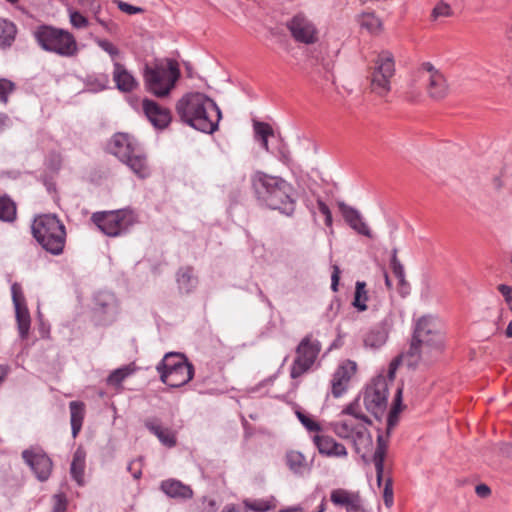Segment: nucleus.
Wrapping results in <instances>:
<instances>
[{
  "instance_id": "obj_11",
  "label": "nucleus",
  "mask_w": 512,
  "mask_h": 512,
  "mask_svg": "<svg viewBox=\"0 0 512 512\" xmlns=\"http://www.w3.org/2000/svg\"><path fill=\"white\" fill-rule=\"evenodd\" d=\"M395 75L394 56L389 51H382L374 61L369 75L370 91L385 97L391 91V79Z\"/></svg>"
},
{
  "instance_id": "obj_53",
  "label": "nucleus",
  "mask_w": 512,
  "mask_h": 512,
  "mask_svg": "<svg viewBox=\"0 0 512 512\" xmlns=\"http://www.w3.org/2000/svg\"><path fill=\"white\" fill-rule=\"evenodd\" d=\"M384 503L387 507H391L393 504V490L391 480H388L385 484L383 491Z\"/></svg>"
},
{
  "instance_id": "obj_33",
  "label": "nucleus",
  "mask_w": 512,
  "mask_h": 512,
  "mask_svg": "<svg viewBox=\"0 0 512 512\" xmlns=\"http://www.w3.org/2000/svg\"><path fill=\"white\" fill-rule=\"evenodd\" d=\"M17 33L16 26L7 20L0 19V47L11 46Z\"/></svg>"
},
{
  "instance_id": "obj_47",
  "label": "nucleus",
  "mask_w": 512,
  "mask_h": 512,
  "mask_svg": "<svg viewBox=\"0 0 512 512\" xmlns=\"http://www.w3.org/2000/svg\"><path fill=\"white\" fill-rule=\"evenodd\" d=\"M317 207H318L319 212L321 214H323L324 217H325V224H326V226L331 228L332 227V222H333L331 210L329 209V207L321 199L317 200Z\"/></svg>"
},
{
  "instance_id": "obj_59",
  "label": "nucleus",
  "mask_w": 512,
  "mask_h": 512,
  "mask_svg": "<svg viewBox=\"0 0 512 512\" xmlns=\"http://www.w3.org/2000/svg\"><path fill=\"white\" fill-rule=\"evenodd\" d=\"M221 512H247V510L234 504H229L226 505Z\"/></svg>"
},
{
  "instance_id": "obj_28",
  "label": "nucleus",
  "mask_w": 512,
  "mask_h": 512,
  "mask_svg": "<svg viewBox=\"0 0 512 512\" xmlns=\"http://www.w3.org/2000/svg\"><path fill=\"white\" fill-rule=\"evenodd\" d=\"M176 282L181 294H190L196 289L198 278L192 267H181L176 273Z\"/></svg>"
},
{
  "instance_id": "obj_31",
  "label": "nucleus",
  "mask_w": 512,
  "mask_h": 512,
  "mask_svg": "<svg viewBox=\"0 0 512 512\" xmlns=\"http://www.w3.org/2000/svg\"><path fill=\"white\" fill-rule=\"evenodd\" d=\"M359 496V492L338 488L331 491L330 500L333 504L337 506H344L347 510L348 507H350L359 498Z\"/></svg>"
},
{
  "instance_id": "obj_2",
  "label": "nucleus",
  "mask_w": 512,
  "mask_h": 512,
  "mask_svg": "<svg viewBox=\"0 0 512 512\" xmlns=\"http://www.w3.org/2000/svg\"><path fill=\"white\" fill-rule=\"evenodd\" d=\"M251 185L257 200L264 206L292 216L296 209L297 192L286 179L256 171L251 175Z\"/></svg>"
},
{
  "instance_id": "obj_51",
  "label": "nucleus",
  "mask_w": 512,
  "mask_h": 512,
  "mask_svg": "<svg viewBox=\"0 0 512 512\" xmlns=\"http://www.w3.org/2000/svg\"><path fill=\"white\" fill-rule=\"evenodd\" d=\"M127 469L132 473L134 479H140L142 476L141 459L131 461Z\"/></svg>"
},
{
  "instance_id": "obj_22",
  "label": "nucleus",
  "mask_w": 512,
  "mask_h": 512,
  "mask_svg": "<svg viewBox=\"0 0 512 512\" xmlns=\"http://www.w3.org/2000/svg\"><path fill=\"white\" fill-rule=\"evenodd\" d=\"M355 371L356 364L352 361H346L338 367L331 381L334 397H340L345 392L347 384Z\"/></svg>"
},
{
  "instance_id": "obj_23",
  "label": "nucleus",
  "mask_w": 512,
  "mask_h": 512,
  "mask_svg": "<svg viewBox=\"0 0 512 512\" xmlns=\"http://www.w3.org/2000/svg\"><path fill=\"white\" fill-rule=\"evenodd\" d=\"M393 324L392 316L386 315L381 323L370 330V332L364 338V344L367 347L379 348L385 344L389 330Z\"/></svg>"
},
{
  "instance_id": "obj_10",
  "label": "nucleus",
  "mask_w": 512,
  "mask_h": 512,
  "mask_svg": "<svg viewBox=\"0 0 512 512\" xmlns=\"http://www.w3.org/2000/svg\"><path fill=\"white\" fill-rule=\"evenodd\" d=\"M91 219L104 234L110 237L126 233L137 222L135 213L130 209L95 212Z\"/></svg>"
},
{
  "instance_id": "obj_56",
  "label": "nucleus",
  "mask_w": 512,
  "mask_h": 512,
  "mask_svg": "<svg viewBox=\"0 0 512 512\" xmlns=\"http://www.w3.org/2000/svg\"><path fill=\"white\" fill-rule=\"evenodd\" d=\"M81 6H89L94 14H98L100 5L96 4V0H77Z\"/></svg>"
},
{
  "instance_id": "obj_8",
  "label": "nucleus",
  "mask_w": 512,
  "mask_h": 512,
  "mask_svg": "<svg viewBox=\"0 0 512 512\" xmlns=\"http://www.w3.org/2000/svg\"><path fill=\"white\" fill-rule=\"evenodd\" d=\"M163 383L177 388L187 384L194 376V367L186 356L179 352L166 353L156 366Z\"/></svg>"
},
{
  "instance_id": "obj_29",
  "label": "nucleus",
  "mask_w": 512,
  "mask_h": 512,
  "mask_svg": "<svg viewBox=\"0 0 512 512\" xmlns=\"http://www.w3.org/2000/svg\"><path fill=\"white\" fill-rule=\"evenodd\" d=\"M69 409L72 437L76 438L82 428L85 415V405L80 401H71L69 403Z\"/></svg>"
},
{
  "instance_id": "obj_40",
  "label": "nucleus",
  "mask_w": 512,
  "mask_h": 512,
  "mask_svg": "<svg viewBox=\"0 0 512 512\" xmlns=\"http://www.w3.org/2000/svg\"><path fill=\"white\" fill-rule=\"evenodd\" d=\"M95 42L103 51L109 54L114 63L116 58L120 55V50L106 39L97 38Z\"/></svg>"
},
{
  "instance_id": "obj_15",
  "label": "nucleus",
  "mask_w": 512,
  "mask_h": 512,
  "mask_svg": "<svg viewBox=\"0 0 512 512\" xmlns=\"http://www.w3.org/2000/svg\"><path fill=\"white\" fill-rule=\"evenodd\" d=\"M388 382L386 377L378 376L366 388L363 403L368 412L380 419L387 407Z\"/></svg>"
},
{
  "instance_id": "obj_39",
  "label": "nucleus",
  "mask_w": 512,
  "mask_h": 512,
  "mask_svg": "<svg viewBox=\"0 0 512 512\" xmlns=\"http://www.w3.org/2000/svg\"><path fill=\"white\" fill-rule=\"evenodd\" d=\"M70 24L76 29H83L89 25L88 19L72 7L67 8Z\"/></svg>"
},
{
  "instance_id": "obj_63",
  "label": "nucleus",
  "mask_w": 512,
  "mask_h": 512,
  "mask_svg": "<svg viewBox=\"0 0 512 512\" xmlns=\"http://www.w3.org/2000/svg\"><path fill=\"white\" fill-rule=\"evenodd\" d=\"M384 278H385V285L387 286L388 289H391L392 283H391V280H390L387 272H384Z\"/></svg>"
},
{
  "instance_id": "obj_35",
  "label": "nucleus",
  "mask_w": 512,
  "mask_h": 512,
  "mask_svg": "<svg viewBox=\"0 0 512 512\" xmlns=\"http://www.w3.org/2000/svg\"><path fill=\"white\" fill-rule=\"evenodd\" d=\"M360 25L370 33H376L381 30L382 22L373 13H363L360 17Z\"/></svg>"
},
{
  "instance_id": "obj_55",
  "label": "nucleus",
  "mask_w": 512,
  "mask_h": 512,
  "mask_svg": "<svg viewBox=\"0 0 512 512\" xmlns=\"http://www.w3.org/2000/svg\"><path fill=\"white\" fill-rule=\"evenodd\" d=\"M347 512H370L368 511L363 504L361 497L359 498L346 510Z\"/></svg>"
},
{
  "instance_id": "obj_20",
  "label": "nucleus",
  "mask_w": 512,
  "mask_h": 512,
  "mask_svg": "<svg viewBox=\"0 0 512 512\" xmlns=\"http://www.w3.org/2000/svg\"><path fill=\"white\" fill-rule=\"evenodd\" d=\"M142 108L150 123L157 129H164L171 122L170 110L153 100L144 99L142 101Z\"/></svg>"
},
{
  "instance_id": "obj_38",
  "label": "nucleus",
  "mask_w": 512,
  "mask_h": 512,
  "mask_svg": "<svg viewBox=\"0 0 512 512\" xmlns=\"http://www.w3.org/2000/svg\"><path fill=\"white\" fill-rule=\"evenodd\" d=\"M417 80H419L416 76L411 79L408 84L405 91V99L409 102L415 103L421 100L422 98V91L417 86Z\"/></svg>"
},
{
  "instance_id": "obj_64",
  "label": "nucleus",
  "mask_w": 512,
  "mask_h": 512,
  "mask_svg": "<svg viewBox=\"0 0 512 512\" xmlns=\"http://www.w3.org/2000/svg\"><path fill=\"white\" fill-rule=\"evenodd\" d=\"M506 335L507 337H512V320L509 322L506 328Z\"/></svg>"
},
{
  "instance_id": "obj_18",
  "label": "nucleus",
  "mask_w": 512,
  "mask_h": 512,
  "mask_svg": "<svg viewBox=\"0 0 512 512\" xmlns=\"http://www.w3.org/2000/svg\"><path fill=\"white\" fill-rule=\"evenodd\" d=\"M22 458L40 481H46L52 470L51 459L40 449L31 448L22 452Z\"/></svg>"
},
{
  "instance_id": "obj_49",
  "label": "nucleus",
  "mask_w": 512,
  "mask_h": 512,
  "mask_svg": "<svg viewBox=\"0 0 512 512\" xmlns=\"http://www.w3.org/2000/svg\"><path fill=\"white\" fill-rule=\"evenodd\" d=\"M498 291L504 297L505 302L509 306L510 310H512V287L506 284L498 285Z\"/></svg>"
},
{
  "instance_id": "obj_54",
  "label": "nucleus",
  "mask_w": 512,
  "mask_h": 512,
  "mask_svg": "<svg viewBox=\"0 0 512 512\" xmlns=\"http://www.w3.org/2000/svg\"><path fill=\"white\" fill-rule=\"evenodd\" d=\"M340 279V269L337 265L333 266V272L331 275V289L336 292L338 290V283Z\"/></svg>"
},
{
  "instance_id": "obj_45",
  "label": "nucleus",
  "mask_w": 512,
  "mask_h": 512,
  "mask_svg": "<svg viewBox=\"0 0 512 512\" xmlns=\"http://www.w3.org/2000/svg\"><path fill=\"white\" fill-rule=\"evenodd\" d=\"M296 415H297V418L299 419V421L303 424V426L308 431L315 432V431L320 430V425L318 423H316L315 421H313L312 419H310L304 413L297 411Z\"/></svg>"
},
{
  "instance_id": "obj_25",
  "label": "nucleus",
  "mask_w": 512,
  "mask_h": 512,
  "mask_svg": "<svg viewBox=\"0 0 512 512\" xmlns=\"http://www.w3.org/2000/svg\"><path fill=\"white\" fill-rule=\"evenodd\" d=\"M160 489L170 498L187 500L193 497L191 487L176 479L162 481Z\"/></svg>"
},
{
  "instance_id": "obj_50",
  "label": "nucleus",
  "mask_w": 512,
  "mask_h": 512,
  "mask_svg": "<svg viewBox=\"0 0 512 512\" xmlns=\"http://www.w3.org/2000/svg\"><path fill=\"white\" fill-rule=\"evenodd\" d=\"M217 506L214 499H210L207 497L202 498L201 505L199 507V512H216Z\"/></svg>"
},
{
  "instance_id": "obj_58",
  "label": "nucleus",
  "mask_w": 512,
  "mask_h": 512,
  "mask_svg": "<svg viewBox=\"0 0 512 512\" xmlns=\"http://www.w3.org/2000/svg\"><path fill=\"white\" fill-rule=\"evenodd\" d=\"M278 157L284 164H288L290 162V153L284 145L279 148Z\"/></svg>"
},
{
  "instance_id": "obj_60",
  "label": "nucleus",
  "mask_w": 512,
  "mask_h": 512,
  "mask_svg": "<svg viewBox=\"0 0 512 512\" xmlns=\"http://www.w3.org/2000/svg\"><path fill=\"white\" fill-rule=\"evenodd\" d=\"M10 368L8 365H0V384L4 381L6 376L8 375Z\"/></svg>"
},
{
  "instance_id": "obj_12",
  "label": "nucleus",
  "mask_w": 512,
  "mask_h": 512,
  "mask_svg": "<svg viewBox=\"0 0 512 512\" xmlns=\"http://www.w3.org/2000/svg\"><path fill=\"white\" fill-rule=\"evenodd\" d=\"M402 409V388H397L394 400L393 407L390 410L387 418V427H386V435L379 434L377 437V447L372 456V461L375 465L377 482L380 485L382 481V476L384 472V460L388 447V438L390 436L391 431L396 426L398 422V415Z\"/></svg>"
},
{
  "instance_id": "obj_17",
  "label": "nucleus",
  "mask_w": 512,
  "mask_h": 512,
  "mask_svg": "<svg viewBox=\"0 0 512 512\" xmlns=\"http://www.w3.org/2000/svg\"><path fill=\"white\" fill-rule=\"evenodd\" d=\"M296 42L311 45L318 41V30L314 23L303 14H297L286 24Z\"/></svg>"
},
{
  "instance_id": "obj_62",
  "label": "nucleus",
  "mask_w": 512,
  "mask_h": 512,
  "mask_svg": "<svg viewBox=\"0 0 512 512\" xmlns=\"http://www.w3.org/2000/svg\"><path fill=\"white\" fill-rule=\"evenodd\" d=\"M259 141L261 142V146L268 152L269 151L268 138H262Z\"/></svg>"
},
{
  "instance_id": "obj_32",
  "label": "nucleus",
  "mask_w": 512,
  "mask_h": 512,
  "mask_svg": "<svg viewBox=\"0 0 512 512\" xmlns=\"http://www.w3.org/2000/svg\"><path fill=\"white\" fill-rule=\"evenodd\" d=\"M287 465L296 474H303L309 470L304 455L298 451H290L286 455Z\"/></svg>"
},
{
  "instance_id": "obj_24",
  "label": "nucleus",
  "mask_w": 512,
  "mask_h": 512,
  "mask_svg": "<svg viewBox=\"0 0 512 512\" xmlns=\"http://www.w3.org/2000/svg\"><path fill=\"white\" fill-rule=\"evenodd\" d=\"M112 75L116 88L121 92L128 93L138 87V81L132 73L118 61L114 62Z\"/></svg>"
},
{
  "instance_id": "obj_37",
  "label": "nucleus",
  "mask_w": 512,
  "mask_h": 512,
  "mask_svg": "<svg viewBox=\"0 0 512 512\" xmlns=\"http://www.w3.org/2000/svg\"><path fill=\"white\" fill-rule=\"evenodd\" d=\"M132 373L133 369L130 366L118 368L108 376L107 383L109 385L118 386Z\"/></svg>"
},
{
  "instance_id": "obj_7",
  "label": "nucleus",
  "mask_w": 512,
  "mask_h": 512,
  "mask_svg": "<svg viewBox=\"0 0 512 512\" xmlns=\"http://www.w3.org/2000/svg\"><path fill=\"white\" fill-rule=\"evenodd\" d=\"M32 232L39 244L53 255L63 252L66 232L62 222L55 215L37 217L32 225Z\"/></svg>"
},
{
  "instance_id": "obj_57",
  "label": "nucleus",
  "mask_w": 512,
  "mask_h": 512,
  "mask_svg": "<svg viewBox=\"0 0 512 512\" xmlns=\"http://www.w3.org/2000/svg\"><path fill=\"white\" fill-rule=\"evenodd\" d=\"M476 494L481 498H486L490 495L491 490L486 484H479L475 488Z\"/></svg>"
},
{
  "instance_id": "obj_1",
  "label": "nucleus",
  "mask_w": 512,
  "mask_h": 512,
  "mask_svg": "<svg viewBox=\"0 0 512 512\" xmlns=\"http://www.w3.org/2000/svg\"><path fill=\"white\" fill-rule=\"evenodd\" d=\"M443 347L440 323L431 316H423L416 323L409 349L400 355L399 360L413 369L420 363L429 365L437 359Z\"/></svg>"
},
{
  "instance_id": "obj_5",
  "label": "nucleus",
  "mask_w": 512,
  "mask_h": 512,
  "mask_svg": "<svg viewBox=\"0 0 512 512\" xmlns=\"http://www.w3.org/2000/svg\"><path fill=\"white\" fill-rule=\"evenodd\" d=\"M111 152L139 178L149 177L147 158L136 139L126 133H117L110 144Z\"/></svg>"
},
{
  "instance_id": "obj_52",
  "label": "nucleus",
  "mask_w": 512,
  "mask_h": 512,
  "mask_svg": "<svg viewBox=\"0 0 512 512\" xmlns=\"http://www.w3.org/2000/svg\"><path fill=\"white\" fill-rule=\"evenodd\" d=\"M53 512H64L66 510L67 501L64 495L57 494L53 497Z\"/></svg>"
},
{
  "instance_id": "obj_13",
  "label": "nucleus",
  "mask_w": 512,
  "mask_h": 512,
  "mask_svg": "<svg viewBox=\"0 0 512 512\" xmlns=\"http://www.w3.org/2000/svg\"><path fill=\"white\" fill-rule=\"evenodd\" d=\"M321 351V343L313 339L311 334L306 335L296 347V357L290 369L292 379H297L307 373L314 365Z\"/></svg>"
},
{
  "instance_id": "obj_3",
  "label": "nucleus",
  "mask_w": 512,
  "mask_h": 512,
  "mask_svg": "<svg viewBox=\"0 0 512 512\" xmlns=\"http://www.w3.org/2000/svg\"><path fill=\"white\" fill-rule=\"evenodd\" d=\"M176 112L182 122L207 134L218 129L222 118L221 110L214 100L200 92L188 93L179 99Z\"/></svg>"
},
{
  "instance_id": "obj_36",
  "label": "nucleus",
  "mask_w": 512,
  "mask_h": 512,
  "mask_svg": "<svg viewBox=\"0 0 512 512\" xmlns=\"http://www.w3.org/2000/svg\"><path fill=\"white\" fill-rule=\"evenodd\" d=\"M365 286L366 284L364 282H356L353 306L359 311H365L367 309L366 301L368 300V296Z\"/></svg>"
},
{
  "instance_id": "obj_46",
  "label": "nucleus",
  "mask_w": 512,
  "mask_h": 512,
  "mask_svg": "<svg viewBox=\"0 0 512 512\" xmlns=\"http://www.w3.org/2000/svg\"><path fill=\"white\" fill-rule=\"evenodd\" d=\"M244 504H245V509H250L252 511H255V512H265L269 509V505L266 501H260V500H255V501H250V500H245L244 501Z\"/></svg>"
},
{
  "instance_id": "obj_14",
  "label": "nucleus",
  "mask_w": 512,
  "mask_h": 512,
  "mask_svg": "<svg viewBox=\"0 0 512 512\" xmlns=\"http://www.w3.org/2000/svg\"><path fill=\"white\" fill-rule=\"evenodd\" d=\"M416 77L426 82V93L432 100L440 101L449 94L445 76L432 63H422L416 71Z\"/></svg>"
},
{
  "instance_id": "obj_61",
  "label": "nucleus",
  "mask_w": 512,
  "mask_h": 512,
  "mask_svg": "<svg viewBox=\"0 0 512 512\" xmlns=\"http://www.w3.org/2000/svg\"><path fill=\"white\" fill-rule=\"evenodd\" d=\"M8 120L9 118L6 114L0 113V132L4 129Z\"/></svg>"
},
{
  "instance_id": "obj_9",
  "label": "nucleus",
  "mask_w": 512,
  "mask_h": 512,
  "mask_svg": "<svg viewBox=\"0 0 512 512\" xmlns=\"http://www.w3.org/2000/svg\"><path fill=\"white\" fill-rule=\"evenodd\" d=\"M143 77L147 91L158 98H163L168 96L174 88L180 77V71L174 62L168 61L166 64L153 67L146 65Z\"/></svg>"
},
{
  "instance_id": "obj_48",
  "label": "nucleus",
  "mask_w": 512,
  "mask_h": 512,
  "mask_svg": "<svg viewBox=\"0 0 512 512\" xmlns=\"http://www.w3.org/2000/svg\"><path fill=\"white\" fill-rule=\"evenodd\" d=\"M115 3L117 5V7L124 13H127L129 15H133V14H137V13H141L143 11L142 8L140 7H137V6H133L129 3H126L124 1H121V0H115Z\"/></svg>"
},
{
  "instance_id": "obj_6",
  "label": "nucleus",
  "mask_w": 512,
  "mask_h": 512,
  "mask_svg": "<svg viewBox=\"0 0 512 512\" xmlns=\"http://www.w3.org/2000/svg\"><path fill=\"white\" fill-rule=\"evenodd\" d=\"M33 35L39 46L62 57H74L78 54V44L74 35L68 30L51 25H41Z\"/></svg>"
},
{
  "instance_id": "obj_27",
  "label": "nucleus",
  "mask_w": 512,
  "mask_h": 512,
  "mask_svg": "<svg viewBox=\"0 0 512 512\" xmlns=\"http://www.w3.org/2000/svg\"><path fill=\"white\" fill-rule=\"evenodd\" d=\"M145 427L154 434L163 445L169 448L176 445L175 433L168 428L162 427L157 419H147L145 421Z\"/></svg>"
},
{
  "instance_id": "obj_30",
  "label": "nucleus",
  "mask_w": 512,
  "mask_h": 512,
  "mask_svg": "<svg viewBox=\"0 0 512 512\" xmlns=\"http://www.w3.org/2000/svg\"><path fill=\"white\" fill-rule=\"evenodd\" d=\"M85 458L86 454L84 450L78 448L73 455V459L70 467V474L79 486L85 484L84 470H85Z\"/></svg>"
},
{
  "instance_id": "obj_34",
  "label": "nucleus",
  "mask_w": 512,
  "mask_h": 512,
  "mask_svg": "<svg viewBox=\"0 0 512 512\" xmlns=\"http://www.w3.org/2000/svg\"><path fill=\"white\" fill-rule=\"evenodd\" d=\"M16 217V205L7 196H0V220L11 222Z\"/></svg>"
},
{
  "instance_id": "obj_19",
  "label": "nucleus",
  "mask_w": 512,
  "mask_h": 512,
  "mask_svg": "<svg viewBox=\"0 0 512 512\" xmlns=\"http://www.w3.org/2000/svg\"><path fill=\"white\" fill-rule=\"evenodd\" d=\"M12 301L15 307L16 321L21 339H26L29 334L31 318L25 304L22 288L18 283L11 286Z\"/></svg>"
},
{
  "instance_id": "obj_41",
  "label": "nucleus",
  "mask_w": 512,
  "mask_h": 512,
  "mask_svg": "<svg viewBox=\"0 0 512 512\" xmlns=\"http://www.w3.org/2000/svg\"><path fill=\"white\" fill-rule=\"evenodd\" d=\"M253 127L257 140L273 136V129L268 123L255 121Z\"/></svg>"
},
{
  "instance_id": "obj_43",
  "label": "nucleus",
  "mask_w": 512,
  "mask_h": 512,
  "mask_svg": "<svg viewBox=\"0 0 512 512\" xmlns=\"http://www.w3.org/2000/svg\"><path fill=\"white\" fill-rule=\"evenodd\" d=\"M452 14L451 7L444 2H439L432 10L431 17L437 20L441 17H449Z\"/></svg>"
},
{
  "instance_id": "obj_42",
  "label": "nucleus",
  "mask_w": 512,
  "mask_h": 512,
  "mask_svg": "<svg viewBox=\"0 0 512 512\" xmlns=\"http://www.w3.org/2000/svg\"><path fill=\"white\" fill-rule=\"evenodd\" d=\"M15 90V84L5 78L0 79V102L6 104L8 102L9 95Z\"/></svg>"
},
{
  "instance_id": "obj_26",
  "label": "nucleus",
  "mask_w": 512,
  "mask_h": 512,
  "mask_svg": "<svg viewBox=\"0 0 512 512\" xmlns=\"http://www.w3.org/2000/svg\"><path fill=\"white\" fill-rule=\"evenodd\" d=\"M314 443L319 453L326 456L343 457L347 455L345 446L336 442L332 437L327 435H317L314 437Z\"/></svg>"
},
{
  "instance_id": "obj_21",
  "label": "nucleus",
  "mask_w": 512,
  "mask_h": 512,
  "mask_svg": "<svg viewBox=\"0 0 512 512\" xmlns=\"http://www.w3.org/2000/svg\"><path fill=\"white\" fill-rule=\"evenodd\" d=\"M339 210L346 223L357 233L366 237H372L371 230L363 220L361 213L344 202H338Z\"/></svg>"
},
{
  "instance_id": "obj_4",
  "label": "nucleus",
  "mask_w": 512,
  "mask_h": 512,
  "mask_svg": "<svg viewBox=\"0 0 512 512\" xmlns=\"http://www.w3.org/2000/svg\"><path fill=\"white\" fill-rule=\"evenodd\" d=\"M342 414L348 415L350 418L334 423V432L341 438L350 439L356 452L366 460V453L373 444L372 435L367 428L371 421L362 413L358 399L344 408Z\"/></svg>"
},
{
  "instance_id": "obj_16",
  "label": "nucleus",
  "mask_w": 512,
  "mask_h": 512,
  "mask_svg": "<svg viewBox=\"0 0 512 512\" xmlns=\"http://www.w3.org/2000/svg\"><path fill=\"white\" fill-rule=\"evenodd\" d=\"M119 314V302L114 293L100 291L94 297L93 319L97 325L112 324Z\"/></svg>"
},
{
  "instance_id": "obj_44",
  "label": "nucleus",
  "mask_w": 512,
  "mask_h": 512,
  "mask_svg": "<svg viewBox=\"0 0 512 512\" xmlns=\"http://www.w3.org/2000/svg\"><path fill=\"white\" fill-rule=\"evenodd\" d=\"M390 267L393 271V274L398 279L399 284L400 285L406 284L404 267L401 264V262L399 261V259H391Z\"/></svg>"
}]
</instances>
